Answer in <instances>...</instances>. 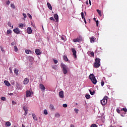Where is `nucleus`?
Wrapping results in <instances>:
<instances>
[{
    "mask_svg": "<svg viewBox=\"0 0 127 127\" xmlns=\"http://www.w3.org/2000/svg\"><path fill=\"white\" fill-rule=\"evenodd\" d=\"M61 68H62L64 74H66L68 73V69L69 68H68V66L63 63H61Z\"/></svg>",
    "mask_w": 127,
    "mask_h": 127,
    "instance_id": "1",
    "label": "nucleus"
},
{
    "mask_svg": "<svg viewBox=\"0 0 127 127\" xmlns=\"http://www.w3.org/2000/svg\"><path fill=\"white\" fill-rule=\"evenodd\" d=\"M89 79H90L93 83V84H94V85H96L97 84V79H96V77L95 76V75L94 74L91 73L89 76Z\"/></svg>",
    "mask_w": 127,
    "mask_h": 127,
    "instance_id": "2",
    "label": "nucleus"
},
{
    "mask_svg": "<svg viewBox=\"0 0 127 127\" xmlns=\"http://www.w3.org/2000/svg\"><path fill=\"white\" fill-rule=\"evenodd\" d=\"M107 103H108V96H106L101 100V104L102 106H106Z\"/></svg>",
    "mask_w": 127,
    "mask_h": 127,
    "instance_id": "3",
    "label": "nucleus"
},
{
    "mask_svg": "<svg viewBox=\"0 0 127 127\" xmlns=\"http://www.w3.org/2000/svg\"><path fill=\"white\" fill-rule=\"evenodd\" d=\"M71 51L72 52V55H73V57L74 58H77V51H76V50L74 48H72L71 49Z\"/></svg>",
    "mask_w": 127,
    "mask_h": 127,
    "instance_id": "4",
    "label": "nucleus"
},
{
    "mask_svg": "<svg viewBox=\"0 0 127 127\" xmlns=\"http://www.w3.org/2000/svg\"><path fill=\"white\" fill-rule=\"evenodd\" d=\"M32 94H33V93L32 92V91H29V90H27L26 91V98H28V97H31V95H32Z\"/></svg>",
    "mask_w": 127,
    "mask_h": 127,
    "instance_id": "5",
    "label": "nucleus"
},
{
    "mask_svg": "<svg viewBox=\"0 0 127 127\" xmlns=\"http://www.w3.org/2000/svg\"><path fill=\"white\" fill-rule=\"evenodd\" d=\"M29 83V78H25L23 81L24 85H27Z\"/></svg>",
    "mask_w": 127,
    "mask_h": 127,
    "instance_id": "6",
    "label": "nucleus"
},
{
    "mask_svg": "<svg viewBox=\"0 0 127 127\" xmlns=\"http://www.w3.org/2000/svg\"><path fill=\"white\" fill-rule=\"evenodd\" d=\"M59 97L61 99H63V98H64V92L63 91L59 92Z\"/></svg>",
    "mask_w": 127,
    "mask_h": 127,
    "instance_id": "7",
    "label": "nucleus"
},
{
    "mask_svg": "<svg viewBox=\"0 0 127 127\" xmlns=\"http://www.w3.org/2000/svg\"><path fill=\"white\" fill-rule=\"evenodd\" d=\"M89 93L91 96H94L95 94H96V91L94 90L93 89H90L89 90Z\"/></svg>",
    "mask_w": 127,
    "mask_h": 127,
    "instance_id": "8",
    "label": "nucleus"
},
{
    "mask_svg": "<svg viewBox=\"0 0 127 127\" xmlns=\"http://www.w3.org/2000/svg\"><path fill=\"white\" fill-rule=\"evenodd\" d=\"M39 88L41 89V90H42V91H45V86H44V85L42 84H39Z\"/></svg>",
    "mask_w": 127,
    "mask_h": 127,
    "instance_id": "9",
    "label": "nucleus"
},
{
    "mask_svg": "<svg viewBox=\"0 0 127 127\" xmlns=\"http://www.w3.org/2000/svg\"><path fill=\"white\" fill-rule=\"evenodd\" d=\"M13 31H14V33H16V34H19L20 33V30H19L18 28L14 29Z\"/></svg>",
    "mask_w": 127,
    "mask_h": 127,
    "instance_id": "10",
    "label": "nucleus"
},
{
    "mask_svg": "<svg viewBox=\"0 0 127 127\" xmlns=\"http://www.w3.org/2000/svg\"><path fill=\"white\" fill-rule=\"evenodd\" d=\"M27 32L28 34H31L32 33V29L31 27H29L27 28Z\"/></svg>",
    "mask_w": 127,
    "mask_h": 127,
    "instance_id": "11",
    "label": "nucleus"
},
{
    "mask_svg": "<svg viewBox=\"0 0 127 127\" xmlns=\"http://www.w3.org/2000/svg\"><path fill=\"white\" fill-rule=\"evenodd\" d=\"M93 66H94V68H99V67H100V66H101V64H99V63H94Z\"/></svg>",
    "mask_w": 127,
    "mask_h": 127,
    "instance_id": "12",
    "label": "nucleus"
},
{
    "mask_svg": "<svg viewBox=\"0 0 127 127\" xmlns=\"http://www.w3.org/2000/svg\"><path fill=\"white\" fill-rule=\"evenodd\" d=\"M35 53L37 55H40L41 54V52L39 49H37L35 50Z\"/></svg>",
    "mask_w": 127,
    "mask_h": 127,
    "instance_id": "13",
    "label": "nucleus"
},
{
    "mask_svg": "<svg viewBox=\"0 0 127 127\" xmlns=\"http://www.w3.org/2000/svg\"><path fill=\"white\" fill-rule=\"evenodd\" d=\"M23 110L25 111L24 115H25V116H26V115H27V112L28 111V110L27 109V107L24 106L23 107Z\"/></svg>",
    "mask_w": 127,
    "mask_h": 127,
    "instance_id": "14",
    "label": "nucleus"
},
{
    "mask_svg": "<svg viewBox=\"0 0 127 127\" xmlns=\"http://www.w3.org/2000/svg\"><path fill=\"white\" fill-rule=\"evenodd\" d=\"M54 17L56 19L57 22H58L59 20V16H58V14H55Z\"/></svg>",
    "mask_w": 127,
    "mask_h": 127,
    "instance_id": "15",
    "label": "nucleus"
},
{
    "mask_svg": "<svg viewBox=\"0 0 127 127\" xmlns=\"http://www.w3.org/2000/svg\"><path fill=\"white\" fill-rule=\"evenodd\" d=\"M25 53H26V54H32L33 53L31 52L30 50H26Z\"/></svg>",
    "mask_w": 127,
    "mask_h": 127,
    "instance_id": "16",
    "label": "nucleus"
},
{
    "mask_svg": "<svg viewBox=\"0 0 127 127\" xmlns=\"http://www.w3.org/2000/svg\"><path fill=\"white\" fill-rule=\"evenodd\" d=\"M63 58L65 62H68V61H69L68 58H67L66 56H63Z\"/></svg>",
    "mask_w": 127,
    "mask_h": 127,
    "instance_id": "17",
    "label": "nucleus"
},
{
    "mask_svg": "<svg viewBox=\"0 0 127 127\" xmlns=\"http://www.w3.org/2000/svg\"><path fill=\"white\" fill-rule=\"evenodd\" d=\"M4 83L6 85V86H7V87H9V86H10V83L8 81H7V80H4Z\"/></svg>",
    "mask_w": 127,
    "mask_h": 127,
    "instance_id": "18",
    "label": "nucleus"
},
{
    "mask_svg": "<svg viewBox=\"0 0 127 127\" xmlns=\"http://www.w3.org/2000/svg\"><path fill=\"white\" fill-rule=\"evenodd\" d=\"M48 7L49 9H50V10H52V6H51V4L50 3L48 2L47 3Z\"/></svg>",
    "mask_w": 127,
    "mask_h": 127,
    "instance_id": "19",
    "label": "nucleus"
},
{
    "mask_svg": "<svg viewBox=\"0 0 127 127\" xmlns=\"http://www.w3.org/2000/svg\"><path fill=\"white\" fill-rule=\"evenodd\" d=\"M95 63H101V59L100 58H96L95 59Z\"/></svg>",
    "mask_w": 127,
    "mask_h": 127,
    "instance_id": "20",
    "label": "nucleus"
},
{
    "mask_svg": "<svg viewBox=\"0 0 127 127\" xmlns=\"http://www.w3.org/2000/svg\"><path fill=\"white\" fill-rule=\"evenodd\" d=\"M50 109L52 111H55V108H54V106H53V105H52V104L50 105Z\"/></svg>",
    "mask_w": 127,
    "mask_h": 127,
    "instance_id": "21",
    "label": "nucleus"
},
{
    "mask_svg": "<svg viewBox=\"0 0 127 127\" xmlns=\"http://www.w3.org/2000/svg\"><path fill=\"white\" fill-rule=\"evenodd\" d=\"M32 117L34 121H37V117H36V115L35 114H32Z\"/></svg>",
    "mask_w": 127,
    "mask_h": 127,
    "instance_id": "22",
    "label": "nucleus"
},
{
    "mask_svg": "<svg viewBox=\"0 0 127 127\" xmlns=\"http://www.w3.org/2000/svg\"><path fill=\"white\" fill-rule=\"evenodd\" d=\"M5 125L7 126V127H10V126H11V123L8 121L6 122Z\"/></svg>",
    "mask_w": 127,
    "mask_h": 127,
    "instance_id": "23",
    "label": "nucleus"
},
{
    "mask_svg": "<svg viewBox=\"0 0 127 127\" xmlns=\"http://www.w3.org/2000/svg\"><path fill=\"white\" fill-rule=\"evenodd\" d=\"M34 60V59L32 57H29V61L30 62H32Z\"/></svg>",
    "mask_w": 127,
    "mask_h": 127,
    "instance_id": "24",
    "label": "nucleus"
},
{
    "mask_svg": "<svg viewBox=\"0 0 127 127\" xmlns=\"http://www.w3.org/2000/svg\"><path fill=\"white\" fill-rule=\"evenodd\" d=\"M73 42H80V41L79 40V39L78 37L76 39H73Z\"/></svg>",
    "mask_w": 127,
    "mask_h": 127,
    "instance_id": "25",
    "label": "nucleus"
},
{
    "mask_svg": "<svg viewBox=\"0 0 127 127\" xmlns=\"http://www.w3.org/2000/svg\"><path fill=\"white\" fill-rule=\"evenodd\" d=\"M55 117L56 118H60V114H59V113H56L55 114Z\"/></svg>",
    "mask_w": 127,
    "mask_h": 127,
    "instance_id": "26",
    "label": "nucleus"
},
{
    "mask_svg": "<svg viewBox=\"0 0 127 127\" xmlns=\"http://www.w3.org/2000/svg\"><path fill=\"white\" fill-rule=\"evenodd\" d=\"M85 98L88 100L91 98V96L90 94H86L85 95Z\"/></svg>",
    "mask_w": 127,
    "mask_h": 127,
    "instance_id": "27",
    "label": "nucleus"
},
{
    "mask_svg": "<svg viewBox=\"0 0 127 127\" xmlns=\"http://www.w3.org/2000/svg\"><path fill=\"white\" fill-rule=\"evenodd\" d=\"M77 38H78V40L79 41V42L83 41V38L82 37V36H79L78 37H77Z\"/></svg>",
    "mask_w": 127,
    "mask_h": 127,
    "instance_id": "28",
    "label": "nucleus"
},
{
    "mask_svg": "<svg viewBox=\"0 0 127 127\" xmlns=\"http://www.w3.org/2000/svg\"><path fill=\"white\" fill-rule=\"evenodd\" d=\"M7 25L8 26H9V27H11V28H13V26H11V23H10V22H8L7 23Z\"/></svg>",
    "mask_w": 127,
    "mask_h": 127,
    "instance_id": "29",
    "label": "nucleus"
},
{
    "mask_svg": "<svg viewBox=\"0 0 127 127\" xmlns=\"http://www.w3.org/2000/svg\"><path fill=\"white\" fill-rule=\"evenodd\" d=\"M14 49L15 52H17V51H18V49H17V47H16V46L14 47Z\"/></svg>",
    "mask_w": 127,
    "mask_h": 127,
    "instance_id": "30",
    "label": "nucleus"
},
{
    "mask_svg": "<svg viewBox=\"0 0 127 127\" xmlns=\"http://www.w3.org/2000/svg\"><path fill=\"white\" fill-rule=\"evenodd\" d=\"M14 73H15L16 75H18V70L15 68Z\"/></svg>",
    "mask_w": 127,
    "mask_h": 127,
    "instance_id": "31",
    "label": "nucleus"
},
{
    "mask_svg": "<svg viewBox=\"0 0 127 127\" xmlns=\"http://www.w3.org/2000/svg\"><path fill=\"white\" fill-rule=\"evenodd\" d=\"M60 38L61 39V40H63L64 42H65V38L63 36H60Z\"/></svg>",
    "mask_w": 127,
    "mask_h": 127,
    "instance_id": "32",
    "label": "nucleus"
},
{
    "mask_svg": "<svg viewBox=\"0 0 127 127\" xmlns=\"http://www.w3.org/2000/svg\"><path fill=\"white\" fill-rule=\"evenodd\" d=\"M44 115H48V112H47V110L46 109H45L44 110Z\"/></svg>",
    "mask_w": 127,
    "mask_h": 127,
    "instance_id": "33",
    "label": "nucleus"
},
{
    "mask_svg": "<svg viewBox=\"0 0 127 127\" xmlns=\"http://www.w3.org/2000/svg\"><path fill=\"white\" fill-rule=\"evenodd\" d=\"M90 42H95V39L94 38H90Z\"/></svg>",
    "mask_w": 127,
    "mask_h": 127,
    "instance_id": "34",
    "label": "nucleus"
},
{
    "mask_svg": "<svg viewBox=\"0 0 127 127\" xmlns=\"http://www.w3.org/2000/svg\"><path fill=\"white\" fill-rule=\"evenodd\" d=\"M27 15L29 17V18L30 19H32V16H31V15L29 13H27Z\"/></svg>",
    "mask_w": 127,
    "mask_h": 127,
    "instance_id": "35",
    "label": "nucleus"
},
{
    "mask_svg": "<svg viewBox=\"0 0 127 127\" xmlns=\"http://www.w3.org/2000/svg\"><path fill=\"white\" fill-rule=\"evenodd\" d=\"M11 32H12V31H11L10 29H9V30H7V34H10V33H11Z\"/></svg>",
    "mask_w": 127,
    "mask_h": 127,
    "instance_id": "36",
    "label": "nucleus"
},
{
    "mask_svg": "<svg viewBox=\"0 0 127 127\" xmlns=\"http://www.w3.org/2000/svg\"><path fill=\"white\" fill-rule=\"evenodd\" d=\"M19 27L20 28H22V27H23V24L22 23L19 24Z\"/></svg>",
    "mask_w": 127,
    "mask_h": 127,
    "instance_id": "37",
    "label": "nucleus"
},
{
    "mask_svg": "<svg viewBox=\"0 0 127 127\" xmlns=\"http://www.w3.org/2000/svg\"><path fill=\"white\" fill-rule=\"evenodd\" d=\"M116 111L117 113H118V114H121L122 113V111H121L122 110H120L118 108L117 109Z\"/></svg>",
    "mask_w": 127,
    "mask_h": 127,
    "instance_id": "38",
    "label": "nucleus"
},
{
    "mask_svg": "<svg viewBox=\"0 0 127 127\" xmlns=\"http://www.w3.org/2000/svg\"><path fill=\"white\" fill-rule=\"evenodd\" d=\"M74 112L75 113H76V114H78V112H79V109H77V108H75L74 109Z\"/></svg>",
    "mask_w": 127,
    "mask_h": 127,
    "instance_id": "39",
    "label": "nucleus"
},
{
    "mask_svg": "<svg viewBox=\"0 0 127 127\" xmlns=\"http://www.w3.org/2000/svg\"><path fill=\"white\" fill-rule=\"evenodd\" d=\"M121 111H124V112H125V113H127V108H123L122 109H121Z\"/></svg>",
    "mask_w": 127,
    "mask_h": 127,
    "instance_id": "40",
    "label": "nucleus"
},
{
    "mask_svg": "<svg viewBox=\"0 0 127 127\" xmlns=\"http://www.w3.org/2000/svg\"><path fill=\"white\" fill-rule=\"evenodd\" d=\"M52 68H53V69H54V70L57 69V67H56V65H53Z\"/></svg>",
    "mask_w": 127,
    "mask_h": 127,
    "instance_id": "41",
    "label": "nucleus"
},
{
    "mask_svg": "<svg viewBox=\"0 0 127 127\" xmlns=\"http://www.w3.org/2000/svg\"><path fill=\"white\" fill-rule=\"evenodd\" d=\"M90 127H98V126H97V125L93 124Z\"/></svg>",
    "mask_w": 127,
    "mask_h": 127,
    "instance_id": "42",
    "label": "nucleus"
},
{
    "mask_svg": "<svg viewBox=\"0 0 127 127\" xmlns=\"http://www.w3.org/2000/svg\"><path fill=\"white\" fill-rule=\"evenodd\" d=\"M63 107L64 108H67L68 107V105H67V104H64L63 105Z\"/></svg>",
    "mask_w": 127,
    "mask_h": 127,
    "instance_id": "43",
    "label": "nucleus"
},
{
    "mask_svg": "<svg viewBox=\"0 0 127 127\" xmlns=\"http://www.w3.org/2000/svg\"><path fill=\"white\" fill-rule=\"evenodd\" d=\"M101 85L102 87H103L105 85V82H104V81L102 80V81H101Z\"/></svg>",
    "mask_w": 127,
    "mask_h": 127,
    "instance_id": "44",
    "label": "nucleus"
},
{
    "mask_svg": "<svg viewBox=\"0 0 127 127\" xmlns=\"http://www.w3.org/2000/svg\"><path fill=\"white\" fill-rule=\"evenodd\" d=\"M10 4V1L9 0L6 1V4H7V5H9Z\"/></svg>",
    "mask_w": 127,
    "mask_h": 127,
    "instance_id": "45",
    "label": "nucleus"
},
{
    "mask_svg": "<svg viewBox=\"0 0 127 127\" xmlns=\"http://www.w3.org/2000/svg\"><path fill=\"white\" fill-rule=\"evenodd\" d=\"M10 5H11V7H12V8H15V6H14V4L11 3Z\"/></svg>",
    "mask_w": 127,
    "mask_h": 127,
    "instance_id": "46",
    "label": "nucleus"
},
{
    "mask_svg": "<svg viewBox=\"0 0 127 127\" xmlns=\"http://www.w3.org/2000/svg\"><path fill=\"white\" fill-rule=\"evenodd\" d=\"M81 17L82 18V19H84V12H82L81 13Z\"/></svg>",
    "mask_w": 127,
    "mask_h": 127,
    "instance_id": "47",
    "label": "nucleus"
},
{
    "mask_svg": "<svg viewBox=\"0 0 127 127\" xmlns=\"http://www.w3.org/2000/svg\"><path fill=\"white\" fill-rule=\"evenodd\" d=\"M96 11H97L98 14L102 13V12L99 9H97Z\"/></svg>",
    "mask_w": 127,
    "mask_h": 127,
    "instance_id": "48",
    "label": "nucleus"
},
{
    "mask_svg": "<svg viewBox=\"0 0 127 127\" xmlns=\"http://www.w3.org/2000/svg\"><path fill=\"white\" fill-rule=\"evenodd\" d=\"M53 61L55 64H57V63H58V61H57V60H53Z\"/></svg>",
    "mask_w": 127,
    "mask_h": 127,
    "instance_id": "49",
    "label": "nucleus"
},
{
    "mask_svg": "<svg viewBox=\"0 0 127 127\" xmlns=\"http://www.w3.org/2000/svg\"><path fill=\"white\" fill-rule=\"evenodd\" d=\"M90 55H91V56H92V57H94V56H95V54H94L93 52H91L90 53Z\"/></svg>",
    "mask_w": 127,
    "mask_h": 127,
    "instance_id": "50",
    "label": "nucleus"
},
{
    "mask_svg": "<svg viewBox=\"0 0 127 127\" xmlns=\"http://www.w3.org/2000/svg\"><path fill=\"white\" fill-rule=\"evenodd\" d=\"M50 19L51 20H53V21H55V19H54V18L53 17H51L50 18Z\"/></svg>",
    "mask_w": 127,
    "mask_h": 127,
    "instance_id": "51",
    "label": "nucleus"
},
{
    "mask_svg": "<svg viewBox=\"0 0 127 127\" xmlns=\"http://www.w3.org/2000/svg\"><path fill=\"white\" fill-rule=\"evenodd\" d=\"M96 26H99V21L97 20L96 21Z\"/></svg>",
    "mask_w": 127,
    "mask_h": 127,
    "instance_id": "52",
    "label": "nucleus"
},
{
    "mask_svg": "<svg viewBox=\"0 0 127 127\" xmlns=\"http://www.w3.org/2000/svg\"><path fill=\"white\" fill-rule=\"evenodd\" d=\"M23 16H24V18H26V17H27V15H26V14H25V13H23Z\"/></svg>",
    "mask_w": 127,
    "mask_h": 127,
    "instance_id": "53",
    "label": "nucleus"
},
{
    "mask_svg": "<svg viewBox=\"0 0 127 127\" xmlns=\"http://www.w3.org/2000/svg\"><path fill=\"white\" fill-rule=\"evenodd\" d=\"M5 99L6 98L4 97H2L1 98L2 101H5Z\"/></svg>",
    "mask_w": 127,
    "mask_h": 127,
    "instance_id": "54",
    "label": "nucleus"
},
{
    "mask_svg": "<svg viewBox=\"0 0 127 127\" xmlns=\"http://www.w3.org/2000/svg\"><path fill=\"white\" fill-rule=\"evenodd\" d=\"M12 105H16V102H15V101H12Z\"/></svg>",
    "mask_w": 127,
    "mask_h": 127,
    "instance_id": "55",
    "label": "nucleus"
},
{
    "mask_svg": "<svg viewBox=\"0 0 127 127\" xmlns=\"http://www.w3.org/2000/svg\"><path fill=\"white\" fill-rule=\"evenodd\" d=\"M89 2L90 5H92V2H91V0H89Z\"/></svg>",
    "mask_w": 127,
    "mask_h": 127,
    "instance_id": "56",
    "label": "nucleus"
},
{
    "mask_svg": "<svg viewBox=\"0 0 127 127\" xmlns=\"http://www.w3.org/2000/svg\"><path fill=\"white\" fill-rule=\"evenodd\" d=\"M83 19H84V21L85 23V24L87 23V21H86V18H84Z\"/></svg>",
    "mask_w": 127,
    "mask_h": 127,
    "instance_id": "57",
    "label": "nucleus"
},
{
    "mask_svg": "<svg viewBox=\"0 0 127 127\" xmlns=\"http://www.w3.org/2000/svg\"><path fill=\"white\" fill-rule=\"evenodd\" d=\"M70 127H75V126H74L73 124H71L70 125Z\"/></svg>",
    "mask_w": 127,
    "mask_h": 127,
    "instance_id": "58",
    "label": "nucleus"
},
{
    "mask_svg": "<svg viewBox=\"0 0 127 127\" xmlns=\"http://www.w3.org/2000/svg\"><path fill=\"white\" fill-rule=\"evenodd\" d=\"M1 50L2 52H3V51H4V50L3 49V48H1Z\"/></svg>",
    "mask_w": 127,
    "mask_h": 127,
    "instance_id": "59",
    "label": "nucleus"
},
{
    "mask_svg": "<svg viewBox=\"0 0 127 127\" xmlns=\"http://www.w3.org/2000/svg\"><path fill=\"white\" fill-rule=\"evenodd\" d=\"M14 44H15L14 42L11 43L12 46H14Z\"/></svg>",
    "mask_w": 127,
    "mask_h": 127,
    "instance_id": "60",
    "label": "nucleus"
},
{
    "mask_svg": "<svg viewBox=\"0 0 127 127\" xmlns=\"http://www.w3.org/2000/svg\"><path fill=\"white\" fill-rule=\"evenodd\" d=\"M16 87H17V88H19V84H17Z\"/></svg>",
    "mask_w": 127,
    "mask_h": 127,
    "instance_id": "61",
    "label": "nucleus"
},
{
    "mask_svg": "<svg viewBox=\"0 0 127 127\" xmlns=\"http://www.w3.org/2000/svg\"><path fill=\"white\" fill-rule=\"evenodd\" d=\"M86 4H89V2L87 1H86Z\"/></svg>",
    "mask_w": 127,
    "mask_h": 127,
    "instance_id": "62",
    "label": "nucleus"
},
{
    "mask_svg": "<svg viewBox=\"0 0 127 127\" xmlns=\"http://www.w3.org/2000/svg\"><path fill=\"white\" fill-rule=\"evenodd\" d=\"M9 95H10V96H12V95H13V93H10Z\"/></svg>",
    "mask_w": 127,
    "mask_h": 127,
    "instance_id": "63",
    "label": "nucleus"
},
{
    "mask_svg": "<svg viewBox=\"0 0 127 127\" xmlns=\"http://www.w3.org/2000/svg\"><path fill=\"white\" fill-rule=\"evenodd\" d=\"M99 16H102V13H100V14H99Z\"/></svg>",
    "mask_w": 127,
    "mask_h": 127,
    "instance_id": "64",
    "label": "nucleus"
}]
</instances>
